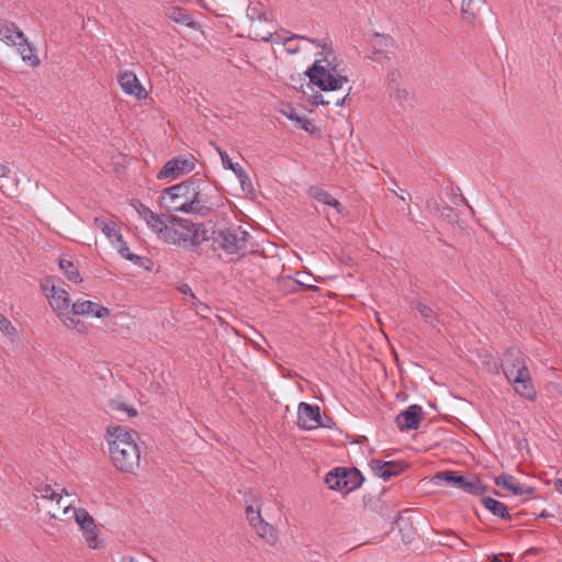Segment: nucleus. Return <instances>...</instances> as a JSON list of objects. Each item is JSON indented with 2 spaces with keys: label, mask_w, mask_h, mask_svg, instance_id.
Listing matches in <instances>:
<instances>
[{
  "label": "nucleus",
  "mask_w": 562,
  "mask_h": 562,
  "mask_svg": "<svg viewBox=\"0 0 562 562\" xmlns=\"http://www.w3.org/2000/svg\"><path fill=\"white\" fill-rule=\"evenodd\" d=\"M223 196L210 181L191 177L162 190L159 202L168 212L207 216L222 205Z\"/></svg>",
  "instance_id": "1"
},
{
  "label": "nucleus",
  "mask_w": 562,
  "mask_h": 562,
  "mask_svg": "<svg viewBox=\"0 0 562 562\" xmlns=\"http://www.w3.org/2000/svg\"><path fill=\"white\" fill-rule=\"evenodd\" d=\"M137 434L120 425H109L106 441L113 465L122 473H136L140 465Z\"/></svg>",
  "instance_id": "2"
},
{
  "label": "nucleus",
  "mask_w": 562,
  "mask_h": 562,
  "mask_svg": "<svg viewBox=\"0 0 562 562\" xmlns=\"http://www.w3.org/2000/svg\"><path fill=\"white\" fill-rule=\"evenodd\" d=\"M306 75L311 83L322 91L339 90L349 81L342 64L337 59L333 48L326 44L322 45V52L318 53V57Z\"/></svg>",
  "instance_id": "3"
},
{
  "label": "nucleus",
  "mask_w": 562,
  "mask_h": 562,
  "mask_svg": "<svg viewBox=\"0 0 562 562\" xmlns=\"http://www.w3.org/2000/svg\"><path fill=\"white\" fill-rule=\"evenodd\" d=\"M526 356L517 347H509L502 358V369L507 381L514 386L515 392L529 400L536 398V389L526 363Z\"/></svg>",
  "instance_id": "4"
},
{
  "label": "nucleus",
  "mask_w": 562,
  "mask_h": 562,
  "mask_svg": "<svg viewBox=\"0 0 562 562\" xmlns=\"http://www.w3.org/2000/svg\"><path fill=\"white\" fill-rule=\"evenodd\" d=\"M250 234L241 226L224 227L212 231V248L224 250L228 255L244 256L248 251Z\"/></svg>",
  "instance_id": "5"
},
{
  "label": "nucleus",
  "mask_w": 562,
  "mask_h": 562,
  "mask_svg": "<svg viewBox=\"0 0 562 562\" xmlns=\"http://www.w3.org/2000/svg\"><path fill=\"white\" fill-rule=\"evenodd\" d=\"M41 289L45 293L50 307L65 325L76 328L80 321L68 315L70 307L69 293L61 286L56 285L54 278L46 277L41 282Z\"/></svg>",
  "instance_id": "6"
},
{
  "label": "nucleus",
  "mask_w": 562,
  "mask_h": 562,
  "mask_svg": "<svg viewBox=\"0 0 562 562\" xmlns=\"http://www.w3.org/2000/svg\"><path fill=\"white\" fill-rule=\"evenodd\" d=\"M432 482L435 484L446 482L463 491L464 493L475 496L484 495L487 492V486L484 485L477 476H464L456 471L439 472L432 477Z\"/></svg>",
  "instance_id": "7"
},
{
  "label": "nucleus",
  "mask_w": 562,
  "mask_h": 562,
  "mask_svg": "<svg viewBox=\"0 0 562 562\" xmlns=\"http://www.w3.org/2000/svg\"><path fill=\"white\" fill-rule=\"evenodd\" d=\"M70 509H72V505H66L64 507V514H67ZM74 517L75 521L81 530L82 537L88 548L92 550L100 549L103 543L99 537L100 530L91 514L86 508H74Z\"/></svg>",
  "instance_id": "8"
},
{
  "label": "nucleus",
  "mask_w": 562,
  "mask_h": 562,
  "mask_svg": "<svg viewBox=\"0 0 562 562\" xmlns=\"http://www.w3.org/2000/svg\"><path fill=\"white\" fill-rule=\"evenodd\" d=\"M363 482V476L357 469L337 468L328 472L325 483L329 488L349 493L358 488Z\"/></svg>",
  "instance_id": "9"
},
{
  "label": "nucleus",
  "mask_w": 562,
  "mask_h": 562,
  "mask_svg": "<svg viewBox=\"0 0 562 562\" xmlns=\"http://www.w3.org/2000/svg\"><path fill=\"white\" fill-rule=\"evenodd\" d=\"M246 518L256 535L265 540L267 544L271 547L277 544L279 540L277 530L262 518L260 508H255L252 505H248L246 507Z\"/></svg>",
  "instance_id": "10"
},
{
  "label": "nucleus",
  "mask_w": 562,
  "mask_h": 562,
  "mask_svg": "<svg viewBox=\"0 0 562 562\" xmlns=\"http://www.w3.org/2000/svg\"><path fill=\"white\" fill-rule=\"evenodd\" d=\"M131 205L137 212L139 217L144 220L147 226L161 239L162 235L166 233L168 225L170 224V218L164 214L154 213L149 207L144 205L138 200H133Z\"/></svg>",
  "instance_id": "11"
},
{
  "label": "nucleus",
  "mask_w": 562,
  "mask_h": 562,
  "mask_svg": "<svg viewBox=\"0 0 562 562\" xmlns=\"http://www.w3.org/2000/svg\"><path fill=\"white\" fill-rule=\"evenodd\" d=\"M195 167V158L192 155L176 157L168 160L157 175L158 179H177L191 172Z\"/></svg>",
  "instance_id": "12"
},
{
  "label": "nucleus",
  "mask_w": 562,
  "mask_h": 562,
  "mask_svg": "<svg viewBox=\"0 0 562 562\" xmlns=\"http://www.w3.org/2000/svg\"><path fill=\"white\" fill-rule=\"evenodd\" d=\"M297 426L305 430L330 427L328 424L323 423L319 406L305 402H301L297 407Z\"/></svg>",
  "instance_id": "13"
},
{
  "label": "nucleus",
  "mask_w": 562,
  "mask_h": 562,
  "mask_svg": "<svg viewBox=\"0 0 562 562\" xmlns=\"http://www.w3.org/2000/svg\"><path fill=\"white\" fill-rule=\"evenodd\" d=\"M71 313L77 316L104 319L111 316V311L98 302L78 299L71 305Z\"/></svg>",
  "instance_id": "14"
},
{
  "label": "nucleus",
  "mask_w": 562,
  "mask_h": 562,
  "mask_svg": "<svg viewBox=\"0 0 562 562\" xmlns=\"http://www.w3.org/2000/svg\"><path fill=\"white\" fill-rule=\"evenodd\" d=\"M496 486L504 488L516 496H533L536 490L527 484H521L517 477L508 473H502L494 477Z\"/></svg>",
  "instance_id": "15"
},
{
  "label": "nucleus",
  "mask_w": 562,
  "mask_h": 562,
  "mask_svg": "<svg viewBox=\"0 0 562 562\" xmlns=\"http://www.w3.org/2000/svg\"><path fill=\"white\" fill-rule=\"evenodd\" d=\"M181 218L172 216L170 218V224L168 225L166 233L162 235L161 240L181 246L188 249V240H189V228H183V224L179 223Z\"/></svg>",
  "instance_id": "16"
},
{
  "label": "nucleus",
  "mask_w": 562,
  "mask_h": 562,
  "mask_svg": "<svg viewBox=\"0 0 562 562\" xmlns=\"http://www.w3.org/2000/svg\"><path fill=\"white\" fill-rule=\"evenodd\" d=\"M183 228H189L188 249L196 250L204 241L212 240V232L210 233L203 224H193L188 220H180Z\"/></svg>",
  "instance_id": "17"
},
{
  "label": "nucleus",
  "mask_w": 562,
  "mask_h": 562,
  "mask_svg": "<svg viewBox=\"0 0 562 562\" xmlns=\"http://www.w3.org/2000/svg\"><path fill=\"white\" fill-rule=\"evenodd\" d=\"M423 409L419 405H409L404 412L400 413L395 423L400 430H412L419 427Z\"/></svg>",
  "instance_id": "18"
},
{
  "label": "nucleus",
  "mask_w": 562,
  "mask_h": 562,
  "mask_svg": "<svg viewBox=\"0 0 562 562\" xmlns=\"http://www.w3.org/2000/svg\"><path fill=\"white\" fill-rule=\"evenodd\" d=\"M216 150L221 157L224 168L229 169L235 173L244 191L250 192L252 190V182L244 168L238 162H233L228 154L222 148L216 147Z\"/></svg>",
  "instance_id": "19"
},
{
  "label": "nucleus",
  "mask_w": 562,
  "mask_h": 562,
  "mask_svg": "<svg viewBox=\"0 0 562 562\" xmlns=\"http://www.w3.org/2000/svg\"><path fill=\"white\" fill-rule=\"evenodd\" d=\"M370 467L374 474L384 481L400 475L405 470L403 463L395 461L372 460Z\"/></svg>",
  "instance_id": "20"
},
{
  "label": "nucleus",
  "mask_w": 562,
  "mask_h": 562,
  "mask_svg": "<svg viewBox=\"0 0 562 562\" xmlns=\"http://www.w3.org/2000/svg\"><path fill=\"white\" fill-rule=\"evenodd\" d=\"M119 83L126 94L134 95L137 100H143L147 97L145 88L133 71L123 72L119 78Z\"/></svg>",
  "instance_id": "21"
},
{
  "label": "nucleus",
  "mask_w": 562,
  "mask_h": 562,
  "mask_svg": "<svg viewBox=\"0 0 562 562\" xmlns=\"http://www.w3.org/2000/svg\"><path fill=\"white\" fill-rule=\"evenodd\" d=\"M25 34L14 23L8 20H0V40L9 46L21 44Z\"/></svg>",
  "instance_id": "22"
},
{
  "label": "nucleus",
  "mask_w": 562,
  "mask_h": 562,
  "mask_svg": "<svg viewBox=\"0 0 562 562\" xmlns=\"http://www.w3.org/2000/svg\"><path fill=\"white\" fill-rule=\"evenodd\" d=\"M279 112L290 121L294 122L295 126L308 133H313L315 131L313 123L305 115H300L292 104L282 103L279 108Z\"/></svg>",
  "instance_id": "23"
},
{
  "label": "nucleus",
  "mask_w": 562,
  "mask_h": 562,
  "mask_svg": "<svg viewBox=\"0 0 562 562\" xmlns=\"http://www.w3.org/2000/svg\"><path fill=\"white\" fill-rule=\"evenodd\" d=\"M308 195L316 200L317 202L333 207L338 217L342 214L344 207L341 203L323 188L311 187L308 189Z\"/></svg>",
  "instance_id": "24"
},
{
  "label": "nucleus",
  "mask_w": 562,
  "mask_h": 562,
  "mask_svg": "<svg viewBox=\"0 0 562 562\" xmlns=\"http://www.w3.org/2000/svg\"><path fill=\"white\" fill-rule=\"evenodd\" d=\"M14 47H16L22 60L29 66L37 67L40 65L41 60L36 54L35 47L29 42L26 36L23 37L21 44H16Z\"/></svg>",
  "instance_id": "25"
},
{
  "label": "nucleus",
  "mask_w": 562,
  "mask_h": 562,
  "mask_svg": "<svg viewBox=\"0 0 562 562\" xmlns=\"http://www.w3.org/2000/svg\"><path fill=\"white\" fill-rule=\"evenodd\" d=\"M94 225L101 229L112 245L121 241L122 234L116 228V224L105 217H94Z\"/></svg>",
  "instance_id": "26"
},
{
  "label": "nucleus",
  "mask_w": 562,
  "mask_h": 562,
  "mask_svg": "<svg viewBox=\"0 0 562 562\" xmlns=\"http://www.w3.org/2000/svg\"><path fill=\"white\" fill-rule=\"evenodd\" d=\"M63 494L68 495L66 488H61L60 492H57L50 484L46 483H40L34 487V496L36 498L56 501L57 504L60 503Z\"/></svg>",
  "instance_id": "27"
},
{
  "label": "nucleus",
  "mask_w": 562,
  "mask_h": 562,
  "mask_svg": "<svg viewBox=\"0 0 562 562\" xmlns=\"http://www.w3.org/2000/svg\"><path fill=\"white\" fill-rule=\"evenodd\" d=\"M481 502L484 505V507L494 516L502 518L506 521L512 520V515L509 514L508 508L504 503L490 496L483 497Z\"/></svg>",
  "instance_id": "28"
},
{
  "label": "nucleus",
  "mask_w": 562,
  "mask_h": 562,
  "mask_svg": "<svg viewBox=\"0 0 562 562\" xmlns=\"http://www.w3.org/2000/svg\"><path fill=\"white\" fill-rule=\"evenodd\" d=\"M165 14L168 19L178 24L192 29L195 27V22L193 21L192 16L188 13L187 10L180 7H169L166 9Z\"/></svg>",
  "instance_id": "29"
},
{
  "label": "nucleus",
  "mask_w": 562,
  "mask_h": 562,
  "mask_svg": "<svg viewBox=\"0 0 562 562\" xmlns=\"http://www.w3.org/2000/svg\"><path fill=\"white\" fill-rule=\"evenodd\" d=\"M485 3V0H462L461 1V16L468 22L472 23L479 13L481 5Z\"/></svg>",
  "instance_id": "30"
},
{
  "label": "nucleus",
  "mask_w": 562,
  "mask_h": 562,
  "mask_svg": "<svg viewBox=\"0 0 562 562\" xmlns=\"http://www.w3.org/2000/svg\"><path fill=\"white\" fill-rule=\"evenodd\" d=\"M414 307L418 311L420 317L425 321V323L437 326L439 323L437 313L427 304H424L422 302H415Z\"/></svg>",
  "instance_id": "31"
},
{
  "label": "nucleus",
  "mask_w": 562,
  "mask_h": 562,
  "mask_svg": "<svg viewBox=\"0 0 562 562\" xmlns=\"http://www.w3.org/2000/svg\"><path fill=\"white\" fill-rule=\"evenodd\" d=\"M59 268L69 281H72L75 283L82 281L78 268L74 265L71 260L66 258L60 259Z\"/></svg>",
  "instance_id": "32"
},
{
  "label": "nucleus",
  "mask_w": 562,
  "mask_h": 562,
  "mask_svg": "<svg viewBox=\"0 0 562 562\" xmlns=\"http://www.w3.org/2000/svg\"><path fill=\"white\" fill-rule=\"evenodd\" d=\"M247 16L252 22L267 21V12H266V8H265L263 3L259 2V1L250 2L247 8Z\"/></svg>",
  "instance_id": "33"
},
{
  "label": "nucleus",
  "mask_w": 562,
  "mask_h": 562,
  "mask_svg": "<svg viewBox=\"0 0 562 562\" xmlns=\"http://www.w3.org/2000/svg\"><path fill=\"white\" fill-rule=\"evenodd\" d=\"M0 331L12 340L18 336L16 327L3 314H0Z\"/></svg>",
  "instance_id": "34"
},
{
  "label": "nucleus",
  "mask_w": 562,
  "mask_h": 562,
  "mask_svg": "<svg viewBox=\"0 0 562 562\" xmlns=\"http://www.w3.org/2000/svg\"><path fill=\"white\" fill-rule=\"evenodd\" d=\"M113 247L119 251V254L123 258H125L132 262H137L140 259L139 256L131 252L130 248L127 247L126 243L123 239V236L121 237V241H116V244L113 245Z\"/></svg>",
  "instance_id": "35"
},
{
  "label": "nucleus",
  "mask_w": 562,
  "mask_h": 562,
  "mask_svg": "<svg viewBox=\"0 0 562 562\" xmlns=\"http://www.w3.org/2000/svg\"><path fill=\"white\" fill-rule=\"evenodd\" d=\"M443 536L445 540L440 541L442 546L456 548L459 546V543H464L462 539L459 538L453 531H447Z\"/></svg>",
  "instance_id": "36"
},
{
  "label": "nucleus",
  "mask_w": 562,
  "mask_h": 562,
  "mask_svg": "<svg viewBox=\"0 0 562 562\" xmlns=\"http://www.w3.org/2000/svg\"><path fill=\"white\" fill-rule=\"evenodd\" d=\"M250 36L255 41H263V42H271L273 41V32L267 31L266 33H260L256 27H250Z\"/></svg>",
  "instance_id": "37"
},
{
  "label": "nucleus",
  "mask_w": 562,
  "mask_h": 562,
  "mask_svg": "<svg viewBox=\"0 0 562 562\" xmlns=\"http://www.w3.org/2000/svg\"><path fill=\"white\" fill-rule=\"evenodd\" d=\"M113 411L116 412H125L128 417H135L137 415V411L134 407H127L124 403L114 402L111 404Z\"/></svg>",
  "instance_id": "38"
},
{
  "label": "nucleus",
  "mask_w": 562,
  "mask_h": 562,
  "mask_svg": "<svg viewBox=\"0 0 562 562\" xmlns=\"http://www.w3.org/2000/svg\"><path fill=\"white\" fill-rule=\"evenodd\" d=\"M278 36H279V38H280V40H282V41H284V42H286V43H288V42H290L292 38H301V40H305V41L312 42V43H314V44H316V45H318V46L321 45V44L316 43V41L311 40V38H308V37H306V36H302V35H292V36H290V37H283V36H280V35L278 34Z\"/></svg>",
  "instance_id": "39"
},
{
  "label": "nucleus",
  "mask_w": 562,
  "mask_h": 562,
  "mask_svg": "<svg viewBox=\"0 0 562 562\" xmlns=\"http://www.w3.org/2000/svg\"><path fill=\"white\" fill-rule=\"evenodd\" d=\"M313 100H314V103L315 104H330L331 101L329 100H325L324 99V95L321 94V93H316L314 97H313Z\"/></svg>",
  "instance_id": "40"
},
{
  "label": "nucleus",
  "mask_w": 562,
  "mask_h": 562,
  "mask_svg": "<svg viewBox=\"0 0 562 562\" xmlns=\"http://www.w3.org/2000/svg\"><path fill=\"white\" fill-rule=\"evenodd\" d=\"M349 97V91L342 97V98H337L335 101H333L335 103V105L337 106H342L346 102V100L348 99Z\"/></svg>",
  "instance_id": "41"
},
{
  "label": "nucleus",
  "mask_w": 562,
  "mask_h": 562,
  "mask_svg": "<svg viewBox=\"0 0 562 562\" xmlns=\"http://www.w3.org/2000/svg\"><path fill=\"white\" fill-rule=\"evenodd\" d=\"M550 387H551L552 392L557 393L558 395H560L562 397V384H558V383L550 384Z\"/></svg>",
  "instance_id": "42"
},
{
  "label": "nucleus",
  "mask_w": 562,
  "mask_h": 562,
  "mask_svg": "<svg viewBox=\"0 0 562 562\" xmlns=\"http://www.w3.org/2000/svg\"><path fill=\"white\" fill-rule=\"evenodd\" d=\"M9 172L10 169L7 166L0 164V178L7 177Z\"/></svg>",
  "instance_id": "43"
},
{
  "label": "nucleus",
  "mask_w": 562,
  "mask_h": 562,
  "mask_svg": "<svg viewBox=\"0 0 562 562\" xmlns=\"http://www.w3.org/2000/svg\"><path fill=\"white\" fill-rule=\"evenodd\" d=\"M181 292L187 294V293H190V295L192 297H194V294L191 292V289L188 284H183L181 288H180Z\"/></svg>",
  "instance_id": "44"
},
{
  "label": "nucleus",
  "mask_w": 562,
  "mask_h": 562,
  "mask_svg": "<svg viewBox=\"0 0 562 562\" xmlns=\"http://www.w3.org/2000/svg\"><path fill=\"white\" fill-rule=\"evenodd\" d=\"M554 487L558 492H560L562 494V479H558L555 482H554Z\"/></svg>",
  "instance_id": "45"
},
{
  "label": "nucleus",
  "mask_w": 562,
  "mask_h": 562,
  "mask_svg": "<svg viewBox=\"0 0 562 562\" xmlns=\"http://www.w3.org/2000/svg\"><path fill=\"white\" fill-rule=\"evenodd\" d=\"M120 562H138V561L133 557H123Z\"/></svg>",
  "instance_id": "46"
},
{
  "label": "nucleus",
  "mask_w": 562,
  "mask_h": 562,
  "mask_svg": "<svg viewBox=\"0 0 562 562\" xmlns=\"http://www.w3.org/2000/svg\"><path fill=\"white\" fill-rule=\"evenodd\" d=\"M490 562H502L499 558L494 557Z\"/></svg>",
  "instance_id": "47"
},
{
  "label": "nucleus",
  "mask_w": 562,
  "mask_h": 562,
  "mask_svg": "<svg viewBox=\"0 0 562 562\" xmlns=\"http://www.w3.org/2000/svg\"><path fill=\"white\" fill-rule=\"evenodd\" d=\"M50 514V517L54 518V519H57V515L55 513H49Z\"/></svg>",
  "instance_id": "48"
}]
</instances>
